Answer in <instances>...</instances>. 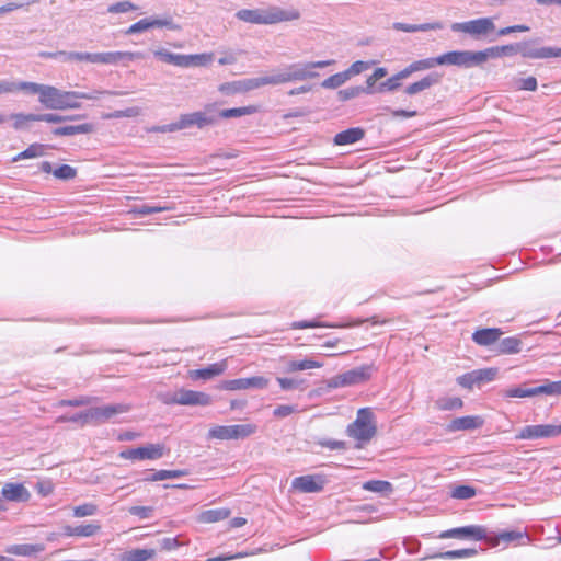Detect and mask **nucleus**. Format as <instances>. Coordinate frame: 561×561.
Wrapping results in <instances>:
<instances>
[{"label": "nucleus", "instance_id": "obj_1", "mask_svg": "<svg viewBox=\"0 0 561 561\" xmlns=\"http://www.w3.org/2000/svg\"><path fill=\"white\" fill-rule=\"evenodd\" d=\"M99 94L108 95H125L123 91H94L92 93H84L78 91H62L56 87L48 85L42 105L49 110H76L80 108L81 104L78 99L96 100Z\"/></svg>", "mask_w": 561, "mask_h": 561}, {"label": "nucleus", "instance_id": "obj_2", "mask_svg": "<svg viewBox=\"0 0 561 561\" xmlns=\"http://www.w3.org/2000/svg\"><path fill=\"white\" fill-rule=\"evenodd\" d=\"M334 62L335 61L333 59H329L286 65L271 75L272 85L314 79L319 77V73L316 71L317 68H324L333 65Z\"/></svg>", "mask_w": 561, "mask_h": 561}, {"label": "nucleus", "instance_id": "obj_3", "mask_svg": "<svg viewBox=\"0 0 561 561\" xmlns=\"http://www.w3.org/2000/svg\"><path fill=\"white\" fill-rule=\"evenodd\" d=\"M236 18L251 24L272 25L298 20L300 13L295 9L284 10L278 7H272L268 9H241L236 13Z\"/></svg>", "mask_w": 561, "mask_h": 561}, {"label": "nucleus", "instance_id": "obj_4", "mask_svg": "<svg viewBox=\"0 0 561 561\" xmlns=\"http://www.w3.org/2000/svg\"><path fill=\"white\" fill-rule=\"evenodd\" d=\"M69 60L89 61L92 64L117 65L122 61H133L144 58L140 51H104V53H80L70 51Z\"/></svg>", "mask_w": 561, "mask_h": 561}, {"label": "nucleus", "instance_id": "obj_5", "mask_svg": "<svg viewBox=\"0 0 561 561\" xmlns=\"http://www.w3.org/2000/svg\"><path fill=\"white\" fill-rule=\"evenodd\" d=\"M534 42H522L516 44H508L501 46L503 56H513L520 54L524 58L530 59H547L553 57H561V48L556 47H540L533 46Z\"/></svg>", "mask_w": 561, "mask_h": 561}, {"label": "nucleus", "instance_id": "obj_6", "mask_svg": "<svg viewBox=\"0 0 561 561\" xmlns=\"http://www.w3.org/2000/svg\"><path fill=\"white\" fill-rule=\"evenodd\" d=\"M373 419L374 415L368 408L359 409L355 421L347 425V435L358 442H369L377 432Z\"/></svg>", "mask_w": 561, "mask_h": 561}, {"label": "nucleus", "instance_id": "obj_7", "mask_svg": "<svg viewBox=\"0 0 561 561\" xmlns=\"http://www.w3.org/2000/svg\"><path fill=\"white\" fill-rule=\"evenodd\" d=\"M455 33H465L479 39L495 31L493 18H479L466 22H456L450 26Z\"/></svg>", "mask_w": 561, "mask_h": 561}, {"label": "nucleus", "instance_id": "obj_8", "mask_svg": "<svg viewBox=\"0 0 561 561\" xmlns=\"http://www.w3.org/2000/svg\"><path fill=\"white\" fill-rule=\"evenodd\" d=\"M256 432L254 424L218 425L208 431V438L229 440L243 439Z\"/></svg>", "mask_w": 561, "mask_h": 561}, {"label": "nucleus", "instance_id": "obj_9", "mask_svg": "<svg viewBox=\"0 0 561 561\" xmlns=\"http://www.w3.org/2000/svg\"><path fill=\"white\" fill-rule=\"evenodd\" d=\"M162 401L167 404L180 405H208L211 402L210 396L194 390L180 389L173 393L163 396Z\"/></svg>", "mask_w": 561, "mask_h": 561}, {"label": "nucleus", "instance_id": "obj_10", "mask_svg": "<svg viewBox=\"0 0 561 561\" xmlns=\"http://www.w3.org/2000/svg\"><path fill=\"white\" fill-rule=\"evenodd\" d=\"M370 378V367L362 366L350 369L343 374L336 375L329 379L330 388L348 387L363 383Z\"/></svg>", "mask_w": 561, "mask_h": 561}, {"label": "nucleus", "instance_id": "obj_11", "mask_svg": "<svg viewBox=\"0 0 561 561\" xmlns=\"http://www.w3.org/2000/svg\"><path fill=\"white\" fill-rule=\"evenodd\" d=\"M130 405L126 403H114L89 409L88 416L92 425H100L112 421L115 416L129 412Z\"/></svg>", "mask_w": 561, "mask_h": 561}, {"label": "nucleus", "instance_id": "obj_12", "mask_svg": "<svg viewBox=\"0 0 561 561\" xmlns=\"http://www.w3.org/2000/svg\"><path fill=\"white\" fill-rule=\"evenodd\" d=\"M215 124H217V115L214 105H207L204 111L182 114L180 116V126H184L185 129L192 126L203 129Z\"/></svg>", "mask_w": 561, "mask_h": 561}, {"label": "nucleus", "instance_id": "obj_13", "mask_svg": "<svg viewBox=\"0 0 561 561\" xmlns=\"http://www.w3.org/2000/svg\"><path fill=\"white\" fill-rule=\"evenodd\" d=\"M561 435V425L538 424L524 426L516 435L517 439L552 438Z\"/></svg>", "mask_w": 561, "mask_h": 561}, {"label": "nucleus", "instance_id": "obj_14", "mask_svg": "<svg viewBox=\"0 0 561 561\" xmlns=\"http://www.w3.org/2000/svg\"><path fill=\"white\" fill-rule=\"evenodd\" d=\"M437 538L439 539H473V540H484L486 539V529L482 526L478 525H469L463 527H456L451 529H447L442 531Z\"/></svg>", "mask_w": 561, "mask_h": 561}, {"label": "nucleus", "instance_id": "obj_15", "mask_svg": "<svg viewBox=\"0 0 561 561\" xmlns=\"http://www.w3.org/2000/svg\"><path fill=\"white\" fill-rule=\"evenodd\" d=\"M442 64L462 68L478 67V53L471 50L447 51L442 55Z\"/></svg>", "mask_w": 561, "mask_h": 561}, {"label": "nucleus", "instance_id": "obj_16", "mask_svg": "<svg viewBox=\"0 0 561 561\" xmlns=\"http://www.w3.org/2000/svg\"><path fill=\"white\" fill-rule=\"evenodd\" d=\"M164 454V446L149 444L138 448L127 449L121 453V457L129 460L159 459Z\"/></svg>", "mask_w": 561, "mask_h": 561}, {"label": "nucleus", "instance_id": "obj_17", "mask_svg": "<svg viewBox=\"0 0 561 561\" xmlns=\"http://www.w3.org/2000/svg\"><path fill=\"white\" fill-rule=\"evenodd\" d=\"M268 379L263 376H253L249 378H239L226 380L222 382L221 388L225 390H244L250 388L265 389L268 386Z\"/></svg>", "mask_w": 561, "mask_h": 561}, {"label": "nucleus", "instance_id": "obj_18", "mask_svg": "<svg viewBox=\"0 0 561 561\" xmlns=\"http://www.w3.org/2000/svg\"><path fill=\"white\" fill-rule=\"evenodd\" d=\"M325 480L322 476L306 474L293 480V489L302 493H317L323 490Z\"/></svg>", "mask_w": 561, "mask_h": 561}, {"label": "nucleus", "instance_id": "obj_19", "mask_svg": "<svg viewBox=\"0 0 561 561\" xmlns=\"http://www.w3.org/2000/svg\"><path fill=\"white\" fill-rule=\"evenodd\" d=\"M442 81V75L437 72H431L426 76H424L419 81H415L409 85L405 87L404 93L407 95H415L419 94L425 90L431 89L432 87L440 83Z\"/></svg>", "mask_w": 561, "mask_h": 561}, {"label": "nucleus", "instance_id": "obj_20", "mask_svg": "<svg viewBox=\"0 0 561 561\" xmlns=\"http://www.w3.org/2000/svg\"><path fill=\"white\" fill-rule=\"evenodd\" d=\"M101 526L98 523H88L77 526L64 525L62 535L66 537H93L99 534Z\"/></svg>", "mask_w": 561, "mask_h": 561}, {"label": "nucleus", "instance_id": "obj_21", "mask_svg": "<svg viewBox=\"0 0 561 561\" xmlns=\"http://www.w3.org/2000/svg\"><path fill=\"white\" fill-rule=\"evenodd\" d=\"M1 494L11 502H27L31 497L30 491L22 483H5Z\"/></svg>", "mask_w": 561, "mask_h": 561}, {"label": "nucleus", "instance_id": "obj_22", "mask_svg": "<svg viewBox=\"0 0 561 561\" xmlns=\"http://www.w3.org/2000/svg\"><path fill=\"white\" fill-rule=\"evenodd\" d=\"M503 335V331L499 328H484L473 332L472 341L480 346H490L497 342Z\"/></svg>", "mask_w": 561, "mask_h": 561}, {"label": "nucleus", "instance_id": "obj_23", "mask_svg": "<svg viewBox=\"0 0 561 561\" xmlns=\"http://www.w3.org/2000/svg\"><path fill=\"white\" fill-rule=\"evenodd\" d=\"M483 425V419L481 416H461L454 419L448 425L449 432L467 431L479 428Z\"/></svg>", "mask_w": 561, "mask_h": 561}, {"label": "nucleus", "instance_id": "obj_24", "mask_svg": "<svg viewBox=\"0 0 561 561\" xmlns=\"http://www.w3.org/2000/svg\"><path fill=\"white\" fill-rule=\"evenodd\" d=\"M365 136V130L360 127H353L340 131L334 136L333 142L336 146L352 145L362 140Z\"/></svg>", "mask_w": 561, "mask_h": 561}, {"label": "nucleus", "instance_id": "obj_25", "mask_svg": "<svg viewBox=\"0 0 561 561\" xmlns=\"http://www.w3.org/2000/svg\"><path fill=\"white\" fill-rule=\"evenodd\" d=\"M478 554V550L474 548H465V549H457V550H448L444 552H435L433 554H427L421 558V560L426 559H466V558H472Z\"/></svg>", "mask_w": 561, "mask_h": 561}, {"label": "nucleus", "instance_id": "obj_26", "mask_svg": "<svg viewBox=\"0 0 561 561\" xmlns=\"http://www.w3.org/2000/svg\"><path fill=\"white\" fill-rule=\"evenodd\" d=\"M542 394V386L528 387L527 383H523L517 387H511L504 390L503 396L505 398H528Z\"/></svg>", "mask_w": 561, "mask_h": 561}, {"label": "nucleus", "instance_id": "obj_27", "mask_svg": "<svg viewBox=\"0 0 561 561\" xmlns=\"http://www.w3.org/2000/svg\"><path fill=\"white\" fill-rule=\"evenodd\" d=\"M93 131H94V125L91 123L61 126V127H56L51 130L54 136H73V135H78V134H91Z\"/></svg>", "mask_w": 561, "mask_h": 561}, {"label": "nucleus", "instance_id": "obj_28", "mask_svg": "<svg viewBox=\"0 0 561 561\" xmlns=\"http://www.w3.org/2000/svg\"><path fill=\"white\" fill-rule=\"evenodd\" d=\"M525 537V533L518 531V530H504L499 534H495L494 536H489L486 534V541L491 546H499L501 542L510 543L514 541H518Z\"/></svg>", "mask_w": 561, "mask_h": 561}, {"label": "nucleus", "instance_id": "obj_29", "mask_svg": "<svg viewBox=\"0 0 561 561\" xmlns=\"http://www.w3.org/2000/svg\"><path fill=\"white\" fill-rule=\"evenodd\" d=\"M227 368L226 360L214 363L205 368L196 369L192 371V377L196 379H210L213 377L221 375Z\"/></svg>", "mask_w": 561, "mask_h": 561}, {"label": "nucleus", "instance_id": "obj_30", "mask_svg": "<svg viewBox=\"0 0 561 561\" xmlns=\"http://www.w3.org/2000/svg\"><path fill=\"white\" fill-rule=\"evenodd\" d=\"M442 65L443 64H442V55H440L437 57H430V58H425V59L415 60V61L411 62L409 66H407L404 69L410 77L414 72L432 69L436 66H442Z\"/></svg>", "mask_w": 561, "mask_h": 561}, {"label": "nucleus", "instance_id": "obj_31", "mask_svg": "<svg viewBox=\"0 0 561 561\" xmlns=\"http://www.w3.org/2000/svg\"><path fill=\"white\" fill-rule=\"evenodd\" d=\"M443 27L442 23H424V24H408L396 22L393 23V28L401 32L414 33V32H425L432 30H440Z\"/></svg>", "mask_w": 561, "mask_h": 561}, {"label": "nucleus", "instance_id": "obj_32", "mask_svg": "<svg viewBox=\"0 0 561 561\" xmlns=\"http://www.w3.org/2000/svg\"><path fill=\"white\" fill-rule=\"evenodd\" d=\"M45 550V546L43 543H21V545H13L7 549L9 553L15 554V556H24L30 557L39 552H43Z\"/></svg>", "mask_w": 561, "mask_h": 561}, {"label": "nucleus", "instance_id": "obj_33", "mask_svg": "<svg viewBox=\"0 0 561 561\" xmlns=\"http://www.w3.org/2000/svg\"><path fill=\"white\" fill-rule=\"evenodd\" d=\"M47 88H48V85L39 84L36 82H27V81L15 82V92L25 91L31 94H38V96H39L38 101L41 104H42V100H44V98H45L44 95L46 94Z\"/></svg>", "mask_w": 561, "mask_h": 561}, {"label": "nucleus", "instance_id": "obj_34", "mask_svg": "<svg viewBox=\"0 0 561 561\" xmlns=\"http://www.w3.org/2000/svg\"><path fill=\"white\" fill-rule=\"evenodd\" d=\"M323 366L322 362L314 359L289 360L285 366V373H295L298 370H306L312 368H320Z\"/></svg>", "mask_w": 561, "mask_h": 561}, {"label": "nucleus", "instance_id": "obj_35", "mask_svg": "<svg viewBox=\"0 0 561 561\" xmlns=\"http://www.w3.org/2000/svg\"><path fill=\"white\" fill-rule=\"evenodd\" d=\"M156 549H133L126 551L122 557L121 561H147L156 556Z\"/></svg>", "mask_w": 561, "mask_h": 561}, {"label": "nucleus", "instance_id": "obj_36", "mask_svg": "<svg viewBox=\"0 0 561 561\" xmlns=\"http://www.w3.org/2000/svg\"><path fill=\"white\" fill-rule=\"evenodd\" d=\"M409 78V75L407 73L405 69L403 68L392 77H390L385 82H381L379 87L377 88L378 92L383 91H396L401 87V80Z\"/></svg>", "mask_w": 561, "mask_h": 561}, {"label": "nucleus", "instance_id": "obj_37", "mask_svg": "<svg viewBox=\"0 0 561 561\" xmlns=\"http://www.w3.org/2000/svg\"><path fill=\"white\" fill-rule=\"evenodd\" d=\"M153 55L167 64H171V65L184 68V65H185L184 55H182V54H174L167 49L161 48V49L154 50Z\"/></svg>", "mask_w": 561, "mask_h": 561}, {"label": "nucleus", "instance_id": "obj_38", "mask_svg": "<svg viewBox=\"0 0 561 561\" xmlns=\"http://www.w3.org/2000/svg\"><path fill=\"white\" fill-rule=\"evenodd\" d=\"M497 350L501 354H516L522 350V341L516 336L505 337L500 341Z\"/></svg>", "mask_w": 561, "mask_h": 561}, {"label": "nucleus", "instance_id": "obj_39", "mask_svg": "<svg viewBox=\"0 0 561 561\" xmlns=\"http://www.w3.org/2000/svg\"><path fill=\"white\" fill-rule=\"evenodd\" d=\"M230 510L228 508H214L203 512L199 516V520L203 523H216L228 518Z\"/></svg>", "mask_w": 561, "mask_h": 561}, {"label": "nucleus", "instance_id": "obj_40", "mask_svg": "<svg viewBox=\"0 0 561 561\" xmlns=\"http://www.w3.org/2000/svg\"><path fill=\"white\" fill-rule=\"evenodd\" d=\"M365 491L388 494L393 491V486L390 482L383 480H369L363 484Z\"/></svg>", "mask_w": 561, "mask_h": 561}, {"label": "nucleus", "instance_id": "obj_41", "mask_svg": "<svg viewBox=\"0 0 561 561\" xmlns=\"http://www.w3.org/2000/svg\"><path fill=\"white\" fill-rule=\"evenodd\" d=\"M243 92L259 89L264 85H272L271 75L241 80Z\"/></svg>", "mask_w": 561, "mask_h": 561}, {"label": "nucleus", "instance_id": "obj_42", "mask_svg": "<svg viewBox=\"0 0 561 561\" xmlns=\"http://www.w3.org/2000/svg\"><path fill=\"white\" fill-rule=\"evenodd\" d=\"M213 60V54L184 55V68L206 66Z\"/></svg>", "mask_w": 561, "mask_h": 561}, {"label": "nucleus", "instance_id": "obj_43", "mask_svg": "<svg viewBox=\"0 0 561 561\" xmlns=\"http://www.w3.org/2000/svg\"><path fill=\"white\" fill-rule=\"evenodd\" d=\"M255 111L256 110L254 106H243V107L226 108V110H222V111L216 113V115H217V119L219 117L231 118V117H240V116H244V115H250V114H253Z\"/></svg>", "mask_w": 561, "mask_h": 561}, {"label": "nucleus", "instance_id": "obj_44", "mask_svg": "<svg viewBox=\"0 0 561 561\" xmlns=\"http://www.w3.org/2000/svg\"><path fill=\"white\" fill-rule=\"evenodd\" d=\"M44 145L41 144H32L25 150L16 154L12 161L16 162L23 159H32L42 157L44 154Z\"/></svg>", "mask_w": 561, "mask_h": 561}, {"label": "nucleus", "instance_id": "obj_45", "mask_svg": "<svg viewBox=\"0 0 561 561\" xmlns=\"http://www.w3.org/2000/svg\"><path fill=\"white\" fill-rule=\"evenodd\" d=\"M373 92H374L373 90H366L364 87L356 85V87H348L346 89L340 90L337 95H339V100L347 101L351 99L358 98L359 95H362L364 93L371 94Z\"/></svg>", "mask_w": 561, "mask_h": 561}, {"label": "nucleus", "instance_id": "obj_46", "mask_svg": "<svg viewBox=\"0 0 561 561\" xmlns=\"http://www.w3.org/2000/svg\"><path fill=\"white\" fill-rule=\"evenodd\" d=\"M187 474L186 470H159L146 478V481H162L165 479L181 478Z\"/></svg>", "mask_w": 561, "mask_h": 561}, {"label": "nucleus", "instance_id": "obj_47", "mask_svg": "<svg viewBox=\"0 0 561 561\" xmlns=\"http://www.w3.org/2000/svg\"><path fill=\"white\" fill-rule=\"evenodd\" d=\"M348 80L347 75L342 71L330 76L321 82V87L324 89H336L343 85Z\"/></svg>", "mask_w": 561, "mask_h": 561}, {"label": "nucleus", "instance_id": "obj_48", "mask_svg": "<svg viewBox=\"0 0 561 561\" xmlns=\"http://www.w3.org/2000/svg\"><path fill=\"white\" fill-rule=\"evenodd\" d=\"M13 119V128L16 130H21L25 128L26 123L28 122H37L36 114H24V113H15L10 116Z\"/></svg>", "mask_w": 561, "mask_h": 561}, {"label": "nucleus", "instance_id": "obj_49", "mask_svg": "<svg viewBox=\"0 0 561 561\" xmlns=\"http://www.w3.org/2000/svg\"><path fill=\"white\" fill-rule=\"evenodd\" d=\"M98 512V506L93 503H84L72 508L73 517L81 518L92 516Z\"/></svg>", "mask_w": 561, "mask_h": 561}, {"label": "nucleus", "instance_id": "obj_50", "mask_svg": "<svg viewBox=\"0 0 561 561\" xmlns=\"http://www.w3.org/2000/svg\"><path fill=\"white\" fill-rule=\"evenodd\" d=\"M438 409L444 411L457 410L462 408V400L458 397L443 398L436 402Z\"/></svg>", "mask_w": 561, "mask_h": 561}, {"label": "nucleus", "instance_id": "obj_51", "mask_svg": "<svg viewBox=\"0 0 561 561\" xmlns=\"http://www.w3.org/2000/svg\"><path fill=\"white\" fill-rule=\"evenodd\" d=\"M477 53H478L479 66H482L489 58L503 57L502 51H501V46L489 47L484 50H479Z\"/></svg>", "mask_w": 561, "mask_h": 561}, {"label": "nucleus", "instance_id": "obj_52", "mask_svg": "<svg viewBox=\"0 0 561 561\" xmlns=\"http://www.w3.org/2000/svg\"><path fill=\"white\" fill-rule=\"evenodd\" d=\"M477 494L476 489L470 485H457L451 491V496L459 500H468Z\"/></svg>", "mask_w": 561, "mask_h": 561}, {"label": "nucleus", "instance_id": "obj_53", "mask_svg": "<svg viewBox=\"0 0 561 561\" xmlns=\"http://www.w3.org/2000/svg\"><path fill=\"white\" fill-rule=\"evenodd\" d=\"M76 175L77 170L69 164H61L60 167L54 170V176L59 180L68 181L76 178Z\"/></svg>", "mask_w": 561, "mask_h": 561}, {"label": "nucleus", "instance_id": "obj_54", "mask_svg": "<svg viewBox=\"0 0 561 561\" xmlns=\"http://www.w3.org/2000/svg\"><path fill=\"white\" fill-rule=\"evenodd\" d=\"M218 90L226 95L243 93L241 80L222 83Z\"/></svg>", "mask_w": 561, "mask_h": 561}, {"label": "nucleus", "instance_id": "obj_55", "mask_svg": "<svg viewBox=\"0 0 561 561\" xmlns=\"http://www.w3.org/2000/svg\"><path fill=\"white\" fill-rule=\"evenodd\" d=\"M373 64L374 61L357 60L353 62L348 69L344 70V72L347 75V78L350 79L351 77L359 75L363 71L367 70L368 68H370Z\"/></svg>", "mask_w": 561, "mask_h": 561}, {"label": "nucleus", "instance_id": "obj_56", "mask_svg": "<svg viewBox=\"0 0 561 561\" xmlns=\"http://www.w3.org/2000/svg\"><path fill=\"white\" fill-rule=\"evenodd\" d=\"M277 382L283 390L288 391L300 388L305 381L302 379L278 377Z\"/></svg>", "mask_w": 561, "mask_h": 561}, {"label": "nucleus", "instance_id": "obj_57", "mask_svg": "<svg viewBox=\"0 0 561 561\" xmlns=\"http://www.w3.org/2000/svg\"><path fill=\"white\" fill-rule=\"evenodd\" d=\"M137 7L131 3L130 1H121V2H116V3H113L111 5H108L107 8V12L108 13H126V12H129V11H133V10H136Z\"/></svg>", "mask_w": 561, "mask_h": 561}, {"label": "nucleus", "instance_id": "obj_58", "mask_svg": "<svg viewBox=\"0 0 561 561\" xmlns=\"http://www.w3.org/2000/svg\"><path fill=\"white\" fill-rule=\"evenodd\" d=\"M140 114L139 107H128L126 110H118L113 113L106 114L105 118H123V117H136Z\"/></svg>", "mask_w": 561, "mask_h": 561}, {"label": "nucleus", "instance_id": "obj_59", "mask_svg": "<svg viewBox=\"0 0 561 561\" xmlns=\"http://www.w3.org/2000/svg\"><path fill=\"white\" fill-rule=\"evenodd\" d=\"M496 373V369L493 368L477 369L473 370V377L476 378L477 383L492 381L495 378Z\"/></svg>", "mask_w": 561, "mask_h": 561}, {"label": "nucleus", "instance_id": "obj_60", "mask_svg": "<svg viewBox=\"0 0 561 561\" xmlns=\"http://www.w3.org/2000/svg\"><path fill=\"white\" fill-rule=\"evenodd\" d=\"M89 409L85 411H82L80 413H77L72 416H60L58 419L59 422H73V423H80L82 426L85 424H91L90 417L88 416Z\"/></svg>", "mask_w": 561, "mask_h": 561}, {"label": "nucleus", "instance_id": "obj_61", "mask_svg": "<svg viewBox=\"0 0 561 561\" xmlns=\"http://www.w3.org/2000/svg\"><path fill=\"white\" fill-rule=\"evenodd\" d=\"M153 27H167L169 30H179V26L174 24L171 18L152 19L149 18V28Z\"/></svg>", "mask_w": 561, "mask_h": 561}, {"label": "nucleus", "instance_id": "obj_62", "mask_svg": "<svg viewBox=\"0 0 561 561\" xmlns=\"http://www.w3.org/2000/svg\"><path fill=\"white\" fill-rule=\"evenodd\" d=\"M542 386V394L546 396H559L561 394V380L559 381H550L545 380Z\"/></svg>", "mask_w": 561, "mask_h": 561}, {"label": "nucleus", "instance_id": "obj_63", "mask_svg": "<svg viewBox=\"0 0 561 561\" xmlns=\"http://www.w3.org/2000/svg\"><path fill=\"white\" fill-rule=\"evenodd\" d=\"M388 73L387 69L383 68V67H379L377 69H375V71L373 72V75H370L367 80H366V84L367 87L365 88L366 90H373L374 91V85L375 83L386 77Z\"/></svg>", "mask_w": 561, "mask_h": 561}, {"label": "nucleus", "instance_id": "obj_64", "mask_svg": "<svg viewBox=\"0 0 561 561\" xmlns=\"http://www.w3.org/2000/svg\"><path fill=\"white\" fill-rule=\"evenodd\" d=\"M147 30H149V18L141 19L138 22L131 24L125 33L127 35H133Z\"/></svg>", "mask_w": 561, "mask_h": 561}]
</instances>
